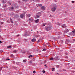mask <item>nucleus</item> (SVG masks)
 I'll return each mask as SVG.
<instances>
[{
	"mask_svg": "<svg viewBox=\"0 0 75 75\" xmlns=\"http://www.w3.org/2000/svg\"><path fill=\"white\" fill-rule=\"evenodd\" d=\"M52 11L54 12V11H55V10H56V9H57V6L56 4H52Z\"/></svg>",
	"mask_w": 75,
	"mask_h": 75,
	"instance_id": "f257e3e1",
	"label": "nucleus"
},
{
	"mask_svg": "<svg viewBox=\"0 0 75 75\" xmlns=\"http://www.w3.org/2000/svg\"><path fill=\"white\" fill-rule=\"evenodd\" d=\"M45 29L46 31H48L49 30H51V29H52V26L50 25L48 27H46L45 28Z\"/></svg>",
	"mask_w": 75,
	"mask_h": 75,
	"instance_id": "f03ea898",
	"label": "nucleus"
},
{
	"mask_svg": "<svg viewBox=\"0 0 75 75\" xmlns=\"http://www.w3.org/2000/svg\"><path fill=\"white\" fill-rule=\"evenodd\" d=\"M40 16V15H39L38 13H37L36 16L35 17V18H38Z\"/></svg>",
	"mask_w": 75,
	"mask_h": 75,
	"instance_id": "7ed1b4c3",
	"label": "nucleus"
},
{
	"mask_svg": "<svg viewBox=\"0 0 75 75\" xmlns=\"http://www.w3.org/2000/svg\"><path fill=\"white\" fill-rule=\"evenodd\" d=\"M41 8L42 10H45V7L44 6H42L41 7Z\"/></svg>",
	"mask_w": 75,
	"mask_h": 75,
	"instance_id": "20e7f679",
	"label": "nucleus"
},
{
	"mask_svg": "<svg viewBox=\"0 0 75 75\" xmlns=\"http://www.w3.org/2000/svg\"><path fill=\"white\" fill-rule=\"evenodd\" d=\"M37 7H41L42 6V4H37Z\"/></svg>",
	"mask_w": 75,
	"mask_h": 75,
	"instance_id": "39448f33",
	"label": "nucleus"
},
{
	"mask_svg": "<svg viewBox=\"0 0 75 75\" xmlns=\"http://www.w3.org/2000/svg\"><path fill=\"white\" fill-rule=\"evenodd\" d=\"M21 18H23V17H24V14H21Z\"/></svg>",
	"mask_w": 75,
	"mask_h": 75,
	"instance_id": "423d86ee",
	"label": "nucleus"
},
{
	"mask_svg": "<svg viewBox=\"0 0 75 75\" xmlns=\"http://www.w3.org/2000/svg\"><path fill=\"white\" fill-rule=\"evenodd\" d=\"M35 23H38L39 22V19H38L37 20H35Z\"/></svg>",
	"mask_w": 75,
	"mask_h": 75,
	"instance_id": "0eeeda50",
	"label": "nucleus"
},
{
	"mask_svg": "<svg viewBox=\"0 0 75 75\" xmlns=\"http://www.w3.org/2000/svg\"><path fill=\"white\" fill-rule=\"evenodd\" d=\"M29 64H30L33 63V61L32 60H31L30 61L28 62Z\"/></svg>",
	"mask_w": 75,
	"mask_h": 75,
	"instance_id": "6e6552de",
	"label": "nucleus"
},
{
	"mask_svg": "<svg viewBox=\"0 0 75 75\" xmlns=\"http://www.w3.org/2000/svg\"><path fill=\"white\" fill-rule=\"evenodd\" d=\"M36 40V39H33L32 40V42H35V41Z\"/></svg>",
	"mask_w": 75,
	"mask_h": 75,
	"instance_id": "1a4fd4ad",
	"label": "nucleus"
},
{
	"mask_svg": "<svg viewBox=\"0 0 75 75\" xmlns=\"http://www.w3.org/2000/svg\"><path fill=\"white\" fill-rule=\"evenodd\" d=\"M68 31H69V30L67 29L65 30V33H68Z\"/></svg>",
	"mask_w": 75,
	"mask_h": 75,
	"instance_id": "9d476101",
	"label": "nucleus"
},
{
	"mask_svg": "<svg viewBox=\"0 0 75 75\" xmlns=\"http://www.w3.org/2000/svg\"><path fill=\"white\" fill-rule=\"evenodd\" d=\"M31 16V15L30 14H28L27 15V16L28 17H29Z\"/></svg>",
	"mask_w": 75,
	"mask_h": 75,
	"instance_id": "9b49d317",
	"label": "nucleus"
},
{
	"mask_svg": "<svg viewBox=\"0 0 75 75\" xmlns=\"http://www.w3.org/2000/svg\"><path fill=\"white\" fill-rule=\"evenodd\" d=\"M63 28H66V27H67V26H66V25H63Z\"/></svg>",
	"mask_w": 75,
	"mask_h": 75,
	"instance_id": "f8f14e48",
	"label": "nucleus"
},
{
	"mask_svg": "<svg viewBox=\"0 0 75 75\" xmlns=\"http://www.w3.org/2000/svg\"><path fill=\"white\" fill-rule=\"evenodd\" d=\"M27 62V59H24L23 60V62Z\"/></svg>",
	"mask_w": 75,
	"mask_h": 75,
	"instance_id": "ddd939ff",
	"label": "nucleus"
},
{
	"mask_svg": "<svg viewBox=\"0 0 75 75\" xmlns=\"http://www.w3.org/2000/svg\"><path fill=\"white\" fill-rule=\"evenodd\" d=\"M11 46H9L8 47H7V48H11Z\"/></svg>",
	"mask_w": 75,
	"mask_h": 75,
	"instance_id": "4468645a",
	"label": "nucleus"
},
{
	"mask_svg": "<svg viewBox=\"0 0 75 75\" xmlns=\"http://www.w3.org/2000/svg\"><path fill=\"white\" fill-rule=\"evenodd\" d=\"M47 50L45 49H44L42 50V51H46Z\"/></svg>",
	"mask_w": 75,
	"mask_h": 75,
	"instance_id": "2eb2a0df",
	"label": "nucleus"
},
{
	"mask_svg": "<svg viewBox=\"0 0 75 75\" xmlns=\"http://www.w3.org/2000/svg\"><path fill=\"white\" fill-rule=\"evenodd\" d=\"M10 20L11 21V22L12 23H13V21H12V19L11 18H10Z\"/></svg>",
	"mask_w": 75,
	"mask_h": 75,
	"instance_id": "dca6fc26",
	"label": "nucleus"
},
{
	"mask_svg": "<svg viewBox=\"0 0 75 75\" xmlns=\"http://www.w3.org/2000/svg\"><path fill=\"white\" fill-rule=\"evenodd\" d=\"M33 57V56H32V55H30L28 56V57L31 58V57Z\"/></svg>",
	"mask_w": 75,
	"mask_h": 75,
	"instance_id": "f3484780",
	"label": "nucleus"
},
{
	"mask_svg": "<svg viewBox=\"0 0 75 75\" xmlns=\"http://www.w3.org/2000/svg\"><path fill=\"white\" fill-rule=\"evenodd\" d=\"M55 69V68L53 67L52 68V71H54V70Z\"/></svg>",
	"mask_w": 75,
	"mask_h": 75,
	"instance_id": "a211bd4d",
	"label": "nucleus"
},
{
	"mask_svg": "<svg viewBox=\"0 0 75 75\" xmlns=\"http://www.w3.org/2000/svg\"><path fill=\"white\" fill-rule=\"evenodd\" d=\"M56 67L57 68H59V66L58 65H56Z\"/></svg>",
	"mask_w": 75,
	"mask_h": 75,
	"instance_id": "6ab92c4d",
	"label": "nucleus"
},
{
	"mask_svg": "<svg viewBox=\"0 0 75 75\" xmlns=\"http://www.w3.org/2000/svg\"><path fill=\"white\" fill-rule=\"evenodd\" d=\"M54 59V58H50V60H53Z\"/></svg>",
	"mask_w": 75,
	"mask_h": 75,
	"instance_id": "aec40b11",
	"label": "nucleus"
},
{
	"mask_svg": "<svg viewBox=\"0 0 75 75\" xmlns=\"http://www.w3.org/2000/svg\"><path fill=\"white\" fill-rule=\"evenodd\" d=\"M29 20L30 21H33V19H31V18H29Z\"/></svg>",
	"mask_w": 75,
	"mask_h": 75,
	"instance_id": "412c9836",
	"label": "nucleus"
},
{
	"mask_svg": "<svg viewBox=\"0 0 75 75\" xmlns=\"http://www.w3.org/2000/svg\"><path fill=\"white\" fill-rule=\"evenodd\" d=\"M56 24H57L58 25H60V23H56Z\"/></svg>",
	"mask_w": 75,
	"mask_h": 75,
	"instance_id": "4be33fe9",
	"label": "nucleus"
},
{
	"mask_svg": "<svg viewBox=\"0 0 75 75\" xmlns=\"http://www.w3.org/2000/svg\"><path fill=\"white\" fill-rule=\"evenodd\" d=\"M16 36V37H20V35H17Z\"/></svg>",
	"mask_w": 75,
	"mask_h": 75,
	"instance_id": "5701e85b",
	"label": "nucleus"
},
{
	"mask_svg": "<svg viewBox=\"0 0 75 75\" xmlns=\"http://www.w3.org/2000/svg\"><path fill=\"white\" fill-rule=\"evenodd\" d=\"M11 9H12L13 10H14V7H11Z\"/></svg>",
	"mask_w": 75,
	"mask_h": 75,
	"instance_id": "b1692460",
	"label": "nucleus"
},
{
	"mask_svg": "<svg viewBox=\"0 0 75 75\" xmlns=\"http://www.w3.org/2000/svg\"><path fill=\"white\" fill-rule=\"evenodd\" d=\"M72 33H75V30H73L72 31Z\"/></svg>",
	"mask_w": 75,
	"mask_h": 75,
	"instance_id": "393cba45",
	"label": "nucleus"
},
{
	"mask_svg": "<svg viewBox=\"0 0 75 75\" xmlns=\"http://www.w3.org/2000/svg\"><path fill=\"white\" fill-rule=\"evenodd\" d=\"M42 25L43 26V27H44V26L45 25V24H43Z\"/></svg>",
	"mask_w": 75,
	"mask_h": 75,
	"instance_id": "a878e982",
	"label": "nucleus"
},
{
	"mask_svg": "<svg viewBox=\"0 0 75 75\" xmlns=\"http://www.w3.org/2000/svg\"><path fill=\"white\" fill-rule=\"evenodd\" d=\"M42 72H43V73H45V71L44 70L42 71Z\"/></svg>",
	"mask_w": 75,
	"mask_h": 75,
	"instance_id": "bb28decb",
	"label": "nucleus"
},
{
	"mask_svg": "<svg viewBox=\"0 0 75 75\" xmlns=\"http://www.w3.org/2000/svg\"><path fill=\"white\" fill-rule=\"evenodd\" d=\"M23 36H25V37L27 36V34H25V35H24Z\"/></svg>",
	"mask_w": 75,
	"mask_h": 75,
	"instance_id": "cd10ccee",
	"label": "nucleus"
},
{
	"mask_svg": "<svg viewBox=\"0 0 75 75\" xmlns=\"http://www.w3.org/2000/svg\"><path fill=\"white\" fill-rule=\"evenodd\" d=\"M2 69V67H1V68L0 69V71H1Z\"/></svg>",
	"mask_w": 75,
	"mask_h": 75,
	"instance_id": "c85d7f7f",
	"label": "nucleus"
},
{
	"mask_svg": "<svg viewBox=\"0 0 75 75\" xmlns=\"http://www.w3.org/2000/svg\"><path fill=\"white\" fill-rule=\"evenodd\" d=\"M1 24H3V22H1Z\"/></svg>",
	"mask_w": 75,
	"mask_h": 75,
	"instance_id": "c756f323",
	"label": "nucleus"
},
{
	"mask_svg": "<svg viewBox=\"0 0 75 75\" xmlns=\"http://www.w3.org/2000/svg\"><path fill=\"white\" fill-rule=\"evenodd\" d=\"M57 0H54V1H55L56 2L57 1Z\"/></svg>",
	"mask_w": 75,
	"mask_h": 75,
	"instance_id": "7c9ffc66",
	"label": "nucleus"
},
{
	"mask_svg": "<svg viewBox=\"0 0 75 75\" xmlns=\"http://www.w3.org/2000/svg\"><path fill=\"white\" fill-rule=\"evenodd\" d=\"M33 61H35V59H33Z\"/></svg>",
	"mask_w": 75,
	"mask_h": 75,
	"instance_id": "2f4dec72",
	"label": "nucleus"
},
{
	"mask_svg": "<svg viewBox=\"0 0 75 75\" xmlns=\"http://www.w3.org/2000/svg\"><path fill=\"white\" fill-rule=\"evenodd\" d=\"M72 3H74V1H72Z\"/></svg>",
	"mask_w": 75,
	"mask_h": 75,
	"instance_id": "473e14b6",
	"label": "nucleus"
},
{
	"mask_svg": "<svg viewBox=\"0 0 75 75\" xmlns=\"http://www.w3.org/2000/svg\"><path fill=\"white\" fill-rule=\"evenodd\" d=\"M2 42H1V41L0 40V43L1 44V43H2Z\"/></svg>",
	"mask_w": 75,
	"mask_h": 75,
	"instance_id": "72a5a7b5",
	"label": "nucleus"
},
{
	"mask_svg": "<svg viewBox=\"0 0 75 75\" xmlns=\"http://www.w3.org/2000/svg\"><path fill=\"white\" fill-rule=\"evenodd\" d=\"M52 17V15H50V17Z\"/></svg>",
	"mask_w": 75,
	"mask_h": 75,
	"instance_id": "f704fd0d",
	"label": "nucleus"
},
{
	"mask_svg": "<svg viewBox=\"0 0 75 75\" xmlns=\"http://www.w3.org/2000/svg\"><path fill=\"white\" fill-rule=\"evenodd\" d=\"M33 73H35V71H33Z\"/></svg>",
	"mask_w": 75,
	"mask_h": 75,
	"instance_id": "c9c22d12",
	"label": "nucleus"
},
{
	"mask_svg": "<svg viewBox=\"0 0 75 75\" xmlns=\"http://www.w3.org/2000/svg\"><path fill=\"white\" fill-rule=\"evenodd\" d=\"M9 4L10 5H11V3H9Z\"/></svg>",
	"mask_w": 75,
	"mask_h": 75,
	"instance_id": "e433bc0d",
	"label": "nucleus"
},
{
	"mask_svg": "<svg viewBox=\"0 0 75 75\" xmlns=\"http://www.w3.org/2000/svg\"><path fill=\"white\" fill-rule=\"evenodd\" d=\"M44 66H45H45H46V65L45 64Z\"/></svg>",
	"mask_w": 75,
	"mask_h": 75,
	"instance_id": "4c0bfd02",
	"label": "nucleus"
},
{
	"mask_svg": "<svg viewBox=\"0 0 75 75\" xmlns=\"http://www.w3.org/2000/svg\"><path fill=\"white\" fill-rule=\"evenodd\" d=\"M8 59H6V61H7L8 60Z\"/></svg>",
	"mask_w": 75,
	"mask_h": 75,
	"instance_id": "58836bf2",
	"label": "nucleus"
},
{
	"mask_svg": "<svg viewBox=\"0 0 75 75\" xmlns=\"http://www.w3.org/2000/svg\"><path fill=\"white\" fill-rule=\"evenodd\" d=\"M8 23H10V21H8Z\"/></svg>",
	"mask_w": 75,
	"mask_h": 75,
	"instance_id": "ea45409f",
	"label": "nucleus"
},
{
	"mask_svg": "<svg viewBox=\"0 0 75 75\" xmlns=\"http://www.w3.org/2000/svg\"><path fill=\"white\" fill-rule=\"evenodd\" d=\"M66 71V70H64V71Z\"/></svg>",
	"mask_w": 75,
	"mask_h": 75,
	"instance_id": "a19ab883",
	"label": "nucleus"
},
{
	"mask_svg": "<svg viewBox=\"0 0 75 75\" xmlns=\"http://www.w3.org/2000/svg\"><path fill=\"white\" fill-rule=\"evenodd\" d=\"M33 0H30V1H33Z\"/></svg>",
	"mask_w": 75,
	"mask_h": 75,
	"instance_id": "79ce46f5",
	"label": "nucleus"
},
{
	"mask_svg": "<svg viewBox=\"0 0 75 75\" xmlns=\"http://www.w3.org/2000/svg\"><path fill=\"white\" fill-rule=\"evenodd\" d=\"M8 60H10V59H8Z\"/></svg>",
	"mask_w": 75,
	"mask_h": 75,
	"instance_id": "37998d69",
	"label": "nucleus"
},
{
	"mask_svg": "<svg viewBox=\"0 0 75 75\" xmlns=\"http://www.w3.org/2000/svg\"><path fill=\"white\" fill-rule=\"evenodd\" d=\"M31 31H33V30H31Z\"/></svg>",
	"mask_w": 75,
	"mask_h": 75,
	"instance_id": "c03bdc74",
	"label": "nucleus"
}]
</instances>
